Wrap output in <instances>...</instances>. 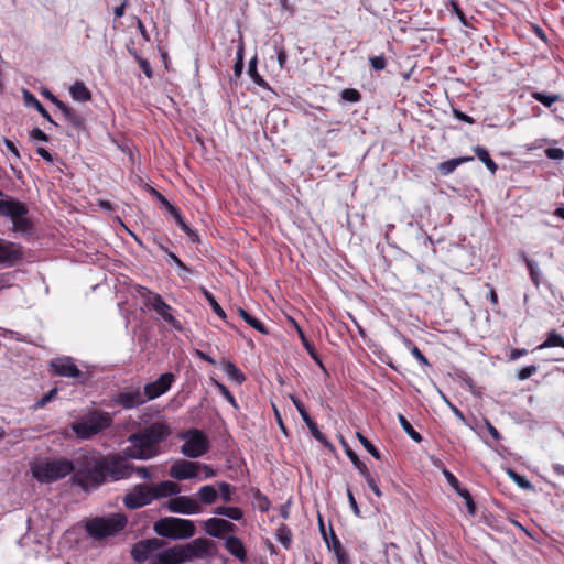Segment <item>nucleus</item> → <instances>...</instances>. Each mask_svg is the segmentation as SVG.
I'll return each instance as SVG.
<instances>
[{
  "instance_id": "nucleus-1",
  "label": "nucleus",
  "mask_w": 564,
  "mask_h": 564,
  "mask_svg": "<svg viewBox=\"0 0 564 564\" xmlns=\"http://www.w3.org/2000/svg\"><path fill=\"white\" fill-rule=\"evenodd\" d=\"M172 431L164 422H153L128 437L130 443L123 451L124 455L134 459H150L160 454V444L164 442Z\"/></svg>"
},
{
  "instance_id": "nucleus-2",
  "label": "nucleus",
  "mask_w": 564,
  "mask_h": 564,
  "mask_svg": "<svg viewBox=\"0 0 564 564\" xmlns=\"http://www.w3.org/2000/svg\"><path fill=\"white\" fill-rule=\"evenodd\" d=\"M181 487L171 480L152 484H138L122 498L124 507L137 510L150 505L152 501L178 495Z\"/></svg>"
},
{
  "instance_id": "nucleus-3",
  "label": "nucleus",
  "mask_w": 564,
  "mask_h": 564,
  "mask_svg": "<svg viewBox=\"0 0 564 564\" xmlns=\"http://www.w3.org/2000/svg\"><path fill=\"white\" fill-rule=\"evenodd\" d=\"M113 417L109 412L91 410L72 422L70 427L77 438L90 440L112 425Z\"/></svg>"
},
{
  "instance_id": "nucleus-4",
  "label": "nucleus",
  "mask_w": 564,
  "mask_h": 564,
  "mask_svg": "<svg viewBox=\"0 0 564 564\" xmlns=\"http://www.w3.org/2000/svg\"><path fill=\"white\" fill-rule=\"evenodd\" d=\"M74 464L64 457L56 459H41L31 466L33 477L43 484H51L73 473Z\"/></svg>"
},
{
  "instance_id": "nucleus-5",
  "label": "nucleus",
  "mask_w": 564,
  "mask_h": 564,
  "mask_svg": "<svg viewBox=\"0 0 564 564\" xmlns=\"http://www.w3.org/2000/svg\"><path fill=\"white\" fill-rule=\"evenodd\" d=\"M154 532L170 540H185L195 534V523L188 519L164 517L153 524Z\"/></svg>"
},
{
  "instance_id": "nucleus-6",
  "label": "nucleus",
  "mask_w": 564,
  "mask_h": 564,
  "mask_svg": "<svg viewBox=\"0 0 564 564\" xmlns=\"http://www.w3.org/2000/svg\"><path fill=\"white\" fill-rule=\"evenodd\" d=\"M84 469H78L74 478L84 489L95 488L104 484L108 477L101 459H95L88 456L80 457Z\"/></svg>"
},
{
  "instance_id": "nucleus-7",
  "label": "nucleus",
  "mask_w": 564,
  "mask_h": 564,
  "mask_svg": "<svg viewBox=\"0 0 564 564\" xmlns=\"http://www.w3.org/2000/svg\"><path fill=\"white\" fill-rule=\"evenodd\" d=\"M178 438L184 441L181 446V453L187 458L195 459L202 457L209 451V440L202 430H185L178 433Z\"/></svg>"
},
{
  "instance_id": "nucleus-8",
  "label": "nucleus",
  "mask_w": 564,
  "mask_h": 564,
  "mask_svg": "<svg viewBox=\"0 0 564 564\" xmlns=\"http://www.w3.org/2000/svg\"><path fill=\"white\" fill-rule=\"evenodd\" d=\"M127 524V518L117 513L108 518H95L86 524L87 533L96 540H102L115 535L123 530Z\"/></svg>"
},
{
  "instance_id": "nucleus-9",
  "label": "nucleus",
  "mask_w": 564,
  "mask_h": 564,
  "mask_svg": "<svg viewBox=\"0 0 564 564\" xmlns=\"http://www.w3.org/2000/svg\"><path fill=\"white\" fill-rule=\"evenodd\" d=\"M28 207L18 200H0V215L7 216L13 224V229L21 234H29L32 229V223L26 217Z\"/></svg>"
},
{
  "instance_id": "nucleus-10",
  "label": "nucleus",
  "mask_w": 564,
  "mask_h": 564,
  "mask_svg": "<svg viewBox=\"0 0 564 564\" xmlns=\"http://www.w3.org/2000/svg\"><path fill=\"white\" fill-rule=\"evenodd\" d=\"M147 295L141 293L144 297V304L154 310L156 314H159L165 322L171 324L175 329H181L180 322L171 314L172 307L164 302L163 297L158 293H152L145 288H143Z\"/></svg>"
},
{
  "instance_id": "nucleus-11",
  "label": "nucleus",
  "mask_w": 564,
  "mask_h": 564,
  "mask_svg": "<svg viewBox=\"0 0 564 564\" xmlns=\"http://www.w3.org/2000/svg\"><path fill=\"white\" fill-rule=\"evenodd\" d=\"M25 249L20 243L0 238V264L11 268L23 262Z\"/></svg>"
},
{
  "instance_id": "nucleus-12",
  "label": "nucleus",
  "mask_w": 564,
  "mask_h": 564,
  "mask_svg": "<svg viewBox=\"0 0 564 564\" xmlns=\"http://www.w3.org/2000/svg\"><path fill=\"white\" fill-rule=\"evenodd\" d=\"M102 463L108 479L119 480L129 478L132 475V465L123 457H104Z\"/></svg>"
},
{
  "instance_id": "nucleus-13",
  "label": "nucleus",
  "mask_w": 564,
  "mask_h": 564,
  "mask_svg": "<svg viewBox=\"0 0 564 564\" xmlns=\"http://www.w3.org/2000/svg\"><path fill=\"white\" fill-rule=\"evenodd\" d=\"M147 398L144 391H141L139 387H130L120 392H118L112 398V403L116 405H120L126 410H131L139 408L140 405L147 402Z\"/></svg>"
},
{
  "instance_id": "nucleus-14",
  "label": "nucleus",
  "mask_w": 564,
  "mask_h": 564,
  "mask_svg": "<svg viewBox=\"0 0 564 564\" xmlns=\"http://www.w3.org/2000/svg\"><path fill=\"white\" fill-rule=\"evenodd\" d=\"M200 463L186 459L176 460L170 468V476L176 480H186L198 477Z\"/></svg>"
},
{
  "instance_id": "nucleus-15",
  "label": "nucleus",
  "mask_w": 564,
  "mask_h": 564,
  "mask_svg": "<svg viewBox=\"0 0 564 564\" xmlns=\"http://www.w3.org/2000/svg\"><path fill=\"white\" fill-rule=\"evenodd\" d=\"M175 381L172 372L162 373L155 381L144 386V394L148 401L156 399L167 392Z\"/></svg>"
},
{
  "instance_id": "nucleus-16",
  "label": "nucleus",
  "mask_w": 564,
  "mask_h": 564,
  "mask_svg": "<svg viewBox=\"0 0 564 564\" xmlns=\"http://www.w3.org/2000/svg\"><path fill=\"white\" fill-rule=\"evenodd\" d=\"M164 507L171 512L181 514L189 516L200 512L199 503L188 496H176L171 498Z\"/></svg>"
},
{
  "instance_id": "nucleus-17",
  "label": "nucleus",
  "mask_w": 564,
  "mask_h": 564,
  "mask_svg": "<svg viewBox=\"0 0 564 564\" xmlns=\"http://www.w3.org/2000/svg\"><path fill=\"white\" fill-rule=\"evenodd\" d=\"M236 525L228 520L219 518H210L205 521V531L207 534L220 538L223 534L234 532Z\"/></svg>"
},
{
  "instance_id": "nucleus-18",
  "label": "nucleus",
  "mask_w": 564,
  "mask_h": 564,
  "mask_svg": "<svg viewBox=\"0 0 564 564\" xmlns=\"http://www.w3.org/2000/svg\"><path fill=\"white\" fill-rule=\"evenodd\" d=\"M51 366L55 373L63 377L78 378L82 375L80 370L69 357L57 358L51 362Z\"/></svg>"
},
{
  "instance_id": "nucleus-19",
  "label": "nucleus",
  "mask_w": 564,
  "mask_h": 564,
  "mask_svg": "<svg viewBox=\"0 0 564 564\" xmlns=\"http://www.w3.org/2000/svg\"><path fill=\"white\" fill-rule=\"evenodd\" d=\"M53 104L61 110L64 118L77 130L85 128L84 117L74 108L69 107L58 98H54Z\"/></svg>"
},
{
  "instance_id": "nucleus-20",
  "label": "nucleus",
  "mask_w": 564,
  "mask_h": 564,
  "mask_svg": "<svg viewBox=\"0 0 564 564\" xmlns=\"http://www.w3.org/2000/svg\"><path fill=\"white\" fill-rule=\"evenodd\" d=\"M185 546L192 561L194 558H202L209 554L210 549L214 546V542L212 540L200 538L193 540L185 544Z\"/></svg>"
},
{
  "instance_id": "nucleus-21",
  "label": "nucleus",
  "mask_w": 564,
  "mask_h": 564,
  "mask_svg": "<svg viewBox=\"0 0 564 564\" xmlns=\"http://www.w3.org/2000/svg\"><path fill=\"white\" fill-rule=\"evenodd\" d=\"M226 550L237 557L240 562L245 563L247 560V552L241 540L237 536H229L225 542Z\"/></svg>"
},
{
  "instance_id": "nucleus-22",
  "label": "nucleus",
  "mask_w": 564,
  "mask_h": 564,
  "mask_svg": "<svg viewBox=\"0 0 564 564\" xmlns=\"http://www.w3.org/2000/svg\"><path fill=\"white\" fill-rule=\"evenodd\" d=\"M220 366L223 371L227 375V377L236 382L237 384H241L246 381V376L242 371L230 360L223 358L220 361Z\"/></svg>"
},
{
  "instance_id": "nucleus-23",
  "label": "nucleus",
  "mask_w": 564,
  "mask_h": 564,
  "mask_svg": "<svg viewBox=\"0 0 564 564\" xmlns=\"http://www.w3.org/2000/svg\"><path fill=\"white\" fill-rule=\"evenodd\" d=\"M69 94L74 100L79 102L89 101L91 99V93L86 87V85L80 80L75 82L70 86Z\"/></svg>"
},
{
  "instance_id": "nucleus-24",
  "label": "nucleus",
  "mask_w": 564,
  "mask_h": 564,
  "mask_svg": "<svg viewBox=\"0 0 564 564\" xmlns=\"http://www.w3.org/2000/svg\"><path fill=\"white\" fill-rule=\"evenodd\" d=\"M473 160H474L473 156H460V158L451 159V160H447V161H444V162L440 163L438 171H440V173L442 175H449L460 164H463L465 162L473 161Z\"/></svg>"
},
{
  "instance_id": "nucleus-25",
  "label": "nucleus",
  "mask_w": 564,
  "mask_h": 564,
  "mask_svg": "<svg viewBox=\"0 0 564 564\" xmlns=\"http://www.w3.org/2000/svg\"><path fill=\"white\" fill-rule=\"evenodd\" d=\"M196 495L204 505H213L218 499V490L212 485L200 487Z\"/></svg>"
},
{
  "instance_id": "nucleus-26",
  "label": "nucleus",
  "mask_w": 564,
  "mask_h": 564,
  "mask_svg": "<svg viewBox=\"0 0 564 564\" xmlns=\"http://www.w3.org/2000/svg\"><path fill=\"white\" fill-rule=\"evenodd\" d=\"M24 100L26 106L34 107L47 121L56 126V122L52 119L47 110L43 107L40 100L31 94L29 90H24Z\"/></svg>"
},
{
  "instance_id": "nucleus-27",
  "label": "nucleus",
  "mask_w": 564,
  "mask_h": 564,
  "mask_svg": "<svg viewBox=\"0 0 564 564\" xmlns=\"http://www.w3.org/2000/svg\"><path fill=\"white\" fill-rule=\"evenodd\" d=\"M521 259L527 265V269L529 271V275H530L532 283L536 288H539V285L541 284V271L539 269L538 262L529 259L525 253L521 254Z\"/></svg>"
},
{
  "instance_id": "nucleus-28",
  "label": "nucleus",
  "mask_w": 564,
  "mask_h": 564,
  "mask_svg": "<svg viewBox=\"0 0 564 564\" xmlns=\"http://www.w3.org/2000/svg\"><path fill=\"white\" fill-rule=\"evenodd\" d=\"M474 152L476 156L486 165V167L495 174L498 170V165L496 162L490 158L489 152L486 148L477 145L474 148Z\"/></svg>"
},
{
  "instance_id": "nucleus-29",
  "label": "nucleus",
  "mask_w": 564,
  "mask_h": 564,
  "mask_svg": "<svg viewBox=\"0 0 564 564\" xmlns=\"http://www.w3.org/2000/svg\"><path fill=\"white\" fill-rule=\"evenodd\" d=\"M238 314L249 326H251L252 328H254L259 333H261V334H268L269 333V330L265 327V325L261 321H259L256 317L251 316L246 310L239 307L238 308Z\"/></svg>"
},
{
  "instance_id": "nucleus-30",
  "label": "nucleus",
  "mask_w": 564,
  "mask_h": 564,
  "mask_svg": "<svg viewBox=\"0 0 564 564\" xmlns=\"http://www.w3.org/2000/svg\"><path fill=\"white\" fill-rule=\"evenodd\" d=\"M161 202L166 206L167 210L174 217V219H175L176 224L180 226V228L185 234L191 231V227L185 223V220L183 219L180 210L175 206L170 204V202L165 197H163V196H161Z\"/></svg>"
},
{
  "instance_id": "nucleus-31",
  "label": "nucleus",
  "mask_w": 564,
  "mask_h": 564,
  "mask_svg": "<svg viewBox=\"0 0 564 564\" xmlns=\"http://www.w3.org/2000/svg\"><path fill=\"white\" fill-rule=\"evenodd\" d=\"M295 328H296V332L299 334V337L302 341V345L303 347L305 348V350L307 351V354L310 355V357L315 360L316 362H321V359H319V356L314 347L313 344L310 343V340L306 338L304 332L302 330V328L297 325V323L295 321H292Z\"/></svg>"
},
{
  "instance_id": "nucleus-32",
  "label": "nucleus",
  "mask_w": 564,
  "mask_h": 564,
  "mask_svg": "<svg viewBox=\"0 0 564 564\" xmlns=\"http://www.w3.org/2000/svg\"><path fill=\"white\" fill-rule=\"evenodd\" d=\"M214 512L218 516H224V517H227L231 520H240L242 517H243V512L240 508L238 507H226V506H220V507H217Z\"/></svg>"
},
{
  "instance_id": "nucleus-33",
  "label": "nucleus",
  "mask_w": 564,
  "mask_h": 564,
  "mask_svg": "<svg viewBox=\"0 0 564 564\" xmlns=\"http://www.w3.org/2000/svg\"><path fill=\"white\" fill-rule=\"evenodd\" d=\"M556 346L564 348V337L561 334L556 333L555 330H552L547 335V338L541 345L538 346V349H544Z\"/></svg>"
},
{
  "instance_id": "nucleus-34",
  "label": "nucleus",
  "mask_w": 564,
  "mask_h": 564,
  "mask_svg": "<svg viewBox=\"0 0 564 564\" xmlns=\"http://www.w3.org/2000/svg\"><path fill=\"white\" fill-rule=\"evenodd\" d=\"M398 421L402 426L403 431L409 435V437H411L416 443L422 442L423 438L421 434L413 429L411 423L406 420V417L403 414H398Z\"/></svg>"
},
{
  "instance_id": "nucleus-35",
  "label": "nucleus",
  "mask_w": 564,
  "mask_h": 564,
  "mask_svg": "<svg viewBox=\"0 0 564 564\" xmlns=\"http://www.w3.org/2000/svg\"><path fill=\"white\" fill-rule=\"evenodd\" d=\"M131 554H132L133 560L138 563L145 562L149 558V556L151 555L149 552V549H147L143 541L138 542L133 546Z\"/></svg>"
},
{
  "instance_id": "nucleus-36",
  "label": "nucleus",
  "mask_w": 564,
  "mask_h": 564,
  "mask_svg": "<svg viewBox=\"0 0 564 564\" xmlns=\"http://www.w3.org/2000/svg\"><path fill=\"white\" fill-rule=\"evenodd\" d=\"M276 540L285 547L289 549L292 543V533L291 530L285 525L281 524L276 529L275 533Z\"/></svg>"
},
{
  "instance_id": "nucleus-37",
  "label": "nucleus",
  "mask_w": 564,
  "mask_h": 564,
  "mask_svg": "<svg viewBox=\"0 0 564 564\" xmlns=\"http://www.w3.org/2000/svg\"><path fill=\"white\" fill-rule=\"evenodd\" d=\"M531 96L534 100L541 102L547 108L560 100V95L545 94L541 91H533Z\"/></svg>"
},
{
  "instance_id": "nucleus-38",
  "label": "nucleus",
  "mask_w": 564,
  "mask_h": 564,
  "mask_svg": "<svg viewBox=\"0 0 564 564\" xmlns=\"http://www.w3.org/2000/svg\"><path fill=\"white\" fill-rule=\"evenodd\" d=\"M248 74L259 86H267V82L261 77L257 69V56L252 57L248 65Z\"/></svg>"
},
{
  "instance_id": "nucleus-39",
  "label": "nucleus",
  "mask_w": 564,
  "mask_h": 564,
  "mask_svg": "<svg viewBox=\"0 0 564 564\" xmlns=\"http://www.w3.org/2000/svg\"><path fill=\"white\" fill-rule=\"evenodd\" d=\"M509 477L521 488L524 490H533V485L524 477L519 475L513 469H508Z\"/></svg>"
},
{
  "instance_id": "nucleus-40",
  "label": "nucleus",
  "mask_w": 564,
  "mask_h": 564,
  "mask_svg": "<svg viewBox=\"0 0 564 564\" xmlns=\"http://www.w3.org/2000/svg\"><path fill=\"white\" fill-rule=\"evenodd\" d=\"M204 295L206 297V300L208 301L213 312L219 316L221 319H225L226 318V313L225 311L221 308V306L218 304V302L216 301V299L214 297V295L208 292L207 290H204Z\"/></svg>"
},
{
  "instance_id": "nucleus-41",
  "label": "nucleus",
  "mask_w": 564,
  "mask_h": 564,
  "mask_svg": "<svg viewBox=\"0 0 564 564\" xmlns=\"http://www.w3.org/2000/svg\"><path fill=\"white\" fill-rule=\"evenodd\" d=\"M325 543H326L328 550L333 551L335 555L345 551L344 546L341 545V542L339 541V539L337 538V535L335 534V532L333 531L332 528H330V536L327 540V542H325Z\"/></svg>"
},
{
  "instance_id": "nucleus-42",
  "label": "nucleus",
  "mask_w": 564,
  "mask_h": 564,
  "mask_svg": "<svg viewBox=\"0 0 564 564\" xmlns=\"http://www.w3.org/2000/svg\"><path fill=\"white\" fill-rule=\"evenodd\" d=\"M346 454L348 456V458L351 460V463L354 464V466L359 470V473L361 475H366L367 471H369L368 467L366 466V464H364L358 455L350 448H346Z\"/></svg>"
},
{
  "instance_id": "nucleus-43",
  "label": "nucleus",
  "mask_w": 564,
  "mask_h": 564,
  "mask_svg": "<svg viewBox=\"0 0 564 564\" xmlns=\"http://www.w3.org/2000/svg\"><path fill=\"white\" fill-rule=\"evenodd\" d=\"M170 553H174L176 556L177 564L184 563V562H191L189 555L186 551L185 545H175L170 547Z\"/></svg>"
},
{
  "instance_id": "nucleus-44",
  "label": "nucleus",
  "mask_w": 564,
  "mask_h": 564,
  "mask_svg": "<svg viewBox=\"0 0 564 564\" xmlns=\"http://www.w3.org/2000/svg\"><path fill=\"white\" fill-rule=\"evenodd\" d=\"M215 387L218 389V391L220 392V394L235 408V409H238V404H237V401L235 399V397L231 394V392L228 390V388L223 384L221 382L217 381V380H213Z\"/></svg>"
},
{
  "instance_id": "nucleus-45",
  "label": "nucleus",
  "mask_w": 564,
  "mask_h": 564,
  "mask_svg": "<svg viewBox=\"0 0 564 564\" xmlns=\"http://www.w3.org/2000/svg\"><path fill=\"white\" fill-rule=\"evenodd\" d=\"M357 437L371 456H373L376 459L381 458L379 451L366 436H364L361 433H357Z\"/></svg>"
},
{
  "instance_id": "nucleus-46",
  "label": "nucleus",
  "mask_w": 564,
  "mask_h": 564,
  "mask_svg": "<svg viewBox=\"0 0 564 564\" xmlns=\"http://www.w3.org/2000/svg\"><path fill=\"white\" fill-rule=\"evenodd\" d=\"M306 426L308 427L312 436L318 441L319 443H323V444H328L325 435L319 431L318 429V425L315 421L313 420H310L307 423H305Z\"/></svg>"
},
{
  "instance_id": "nucleus-47",
  "label": "nucleus",
  "mask_w": 564,
  "mask_h": 564,
  "mask_svg": "<svg viewBox=\"0 0 564 564\" xmlns=\"http://www.w3.org/2000/svg\"><path fill=\"white\" fill-rule=\"evenodd\" d=\"M340 97L347 102H358L361 99V94L355 88H346L341 91Z\"/></svg>"
},
{
  "instance_id": "nucleus-48",
  "label": "nucleus",
  "mask_w": 564,
  "mask_h": 564,
  "mask_svg": "<svg viewBox=\"0 0 564 564\" xmlns=\"http://www.w3.org/2000/svg\"><path fill=\"white\" fill-rule=\"evenodd\" d=\"M218 488H219L218 496H220L225 502H230L232 499L231 498V495H232L231 485H229L228 482L221 481L218 484Z\"/></svg>"
},
{
  "instance_id": "nucleus-49",
  "label": "nucleus",
  "mask_w": 564,
  "mask_h": 564,
  "mask_svg": "<svg viewBox=\"0 0 564 564\" xmlns=\"http://www.w3.org/2000/svg\"><path fill=\"white\" fill-rule=\"evenodd\" d=\"M131 53L135 57L139 66L141 67L142 72L144 73V75L148 78H152L153 77V70H152L151 64L147 59H144L141 56H139L135 51L131 52Z\"/></svg>"
},
{
  "instance_id": "nucleus-50",
  "label": "nucleus",
  "mask_w": 564,
  "mask_h": 564,
  "mask_svg": "<svg viewBox=\"0 0 564 564\" xmlns=\"http://www.w3.org/2000/svg\"><path fill=\"white\" fill-rule=\"evenodd\" d=\"M159 248L161 250H163L164 252H166L167 257H169V261L173 262L174 264H176L180 269L184 270V271H189V269L184 264V262L173 252L169 251L167 248H165L163 245H159Z\"/></svg>"
},
{
  "instance_id": "nucleus-51",
  "label": "nucleus",
  "mask_w": 564,
  "mask_h": 564,
  "mask_svg": "<svg viewBox=\"0 0 564 564\" xmlns=\"http://www.w3.org/2000/svg\"><path fill=\"white\" fill-rule=\"evenodd\" d=\"M369 63L375 70H382L387 67V58L384 54L372 56L369 58Z\"/></svg>"
},
{
  "instance_id": "nucleus-52",
  "label": "nucleus",
  "mask_w": 564,
  "mask_h": 564,
  "mask_svg": "<svg viewBox=\"0 0 564 564\" xmlns=\"http://www.w3.org/2000/svg\"><path fill=\"white\" fill-rule=\"evenodd\" d=\"M158 561L160 564H177L174 553H170V547L158 554Z\"/></svg>"
},
{
  "instance_id": "nucleus-53",
  "label": "nucleus",
  "mask_w": 564,
  "mask_h": 564,
  "mask_svg": "<svg viewBox=\"0 0 564 564\" xmlns=\"http://www.w3.org/2000/svg\"><path fill=\"white\" fill-rule=\"evenodd\" d=\"M291 400L294 404V406L296 408V410L299 411L302 420L307 423L310 420H312V417L310 416V414L307 413L304 404L301 402V400H299L296 397H291Z\"/></svg>"
},
{
  "instance_id": "nucleus-54",
  "label": "nucleus",
  "mask_w": 564,
  "mask_h": 564,
  "mask_svg": "<svg viewBox=\"0 0 564 564\" xmlns=\"http://www.w3.org/2000/svg\"><path fill=\"white\" fill-rule=\"evenodd\" d=\"M545 155L550 160L562 161L564 160V150L561 148H547L544 151Z\"/></svg>"
},
{
  "instance_id": "nucleus-55",
  "label": "nucleus",
  "mask_w": 564,
  "mask_h": 564,
  "mask_svg": "<svg viewBox=\"0 0 564 564\" xmlns=\"http://www.w3.org/2000/svg\"><path fill=\"white\" fill-rule=\"evenodd\" d=\"M536 371H538V367L534 365H530V366H527V367L520 369L517 373V378L519 380H525V379L530 378L531 376H533L534 373H536Z\"/></svg>"
},
{
  "instance_id": "nucleus-56",
  "label": "nucleus",
  "mask_w": 564,
  "mask_h": 564,
  "mask_svg": "<svg viewBox=\"0 0 564 564\" xmlns=\"http://www.w3.org/2000/svg\"><path fill=\"white\" fill-rule=\"evenodd\" d=\"M57 395V389L54 388L52 390H50L45 395H43L36 403H35V408L39 409V408H43L45 406L48 402H51L55 397Z\"/></svg>"
},
{
  "instance_id": "nucleus-57",
  "label": "nucleus",
  "mask_w": 564,
  "mask_h": 564,
  "mask_svg": "<svg viewBox=\"0 0 564 564\" xmlns=\"http://www.w3.org/2000/svg\"><path fill=\"white\" fill-rule=\"evenodd\" d=\"M362 477L365 478L367 485L369 486V488L373 491V494L377 496V497H381L382 496V492L380 490V488L378 487L375 478L370 475L369 471H367L366 475H362Z\"/></svg>"
},
{
  "instance_id": "nucleus-58",
  "label": "nucleus",
  "mask_w": 564,
  "mask_h": 564,
  "mask_svg": "<svg viewBox=\"0 0 564 564\" xmlns=\"http://www.w3.org/2000/svg\"><path fill=\"white\" fill-rule=\"evenodd\" d=\"M256 499H257V502H258V507L261 511H268L269 508H270V501L269 499L267 498V496H264L263 494H261L259 490L257 491L256 494Z\"/></svg>"
},
{
  "instance_id": "nucleus-59",
  "label": "nucleus",
  "mask_w": 564,
  "mask_h": 564,
  "mask_svg": "<svg viewBox=\"0 0 564 564\" xmlns=\"http://www.w3.org/2000/svg\"><path fill=\"white\" fill-rule=\"evenodd\" d=\"M132 473H135L140 478L145 479V480L152 478V473L149 467H144V466L134 467L132 465Z\"/></svg>"
},
{
  "instance_id": "nucleus-60",
  "label": "nucleus",
  "mask_w": 564,
  "mask_h": 564,
  "mask_svg": "<svg viewBox=\"0 0 564 564\" xmlns=\"http://www.w3.org/2000/svg\"><path fill=\"white\" fill-rule=\"evenodd\" d=\"M142 541L144 542L147 549H149L150 554H152L154 551H156L163 546V541L155 539V538L142 540Z\"/></svg>"
},
{
  "instance_id": "nucleus-61",
  "label": "nucleus",
  "mask_w": 564,
  "mask_h": 564,
  "mask_svg": "<svg viewBox=\"0 0 564 564\" xmlns=\"http://www.w3.org/2000/svg\"><path fill=\"white\" fill-rule=\"evenodd\" d=\"M274 50H275V53L278 56V62H279L280 68H284V65L288 59L285 50L282 46H278V45H274Z\"/></svg>"
},
{
  "instance_id": "nucleus-62",
  "label": "nucleus",
  "mask_w": 564,
  "mask_h": 564,
  "mask_svg": "<svg viewBox=\"0 0 564 564\" xmlns=\"http://www.w3.org/2000/svg\"><path fill=\"white\" fill-rule=\"evenodd\" d=\"M443 474H444L447 482L449 484V486L454 490H458V488L460 487L458 479L447 469H444Z\"/></svg>"
},
{
  "instance_id": "nucleus-63",
  "label": "nucleus",
  "mask_w": 564,
  "mask_h": 564,
  "mask_svg": "<svg viewBox=\"0 0 564 564\" xmlns=\"http://www.w3.org/2000/svg\"><path fill=\"white\" fill-rule=\"evenodd\" d=\"M30 137L34 140H39L42 142L48 141V137L40 128L32 129L30 132Z\"/></svg>"
},
{
  "instance_id": "nucleus-64",
  "label": "nucleus",
  "mask_w": 564,
  "mask_h": 564,
  "mask_svg": "<svg viewBox=\"0 0 564 564\" xmlns=\"http://www.w3.org/2000/svg\"><path fill=\"white\" fill-rule=\"evenodd\" d=\"M411 352L420 364H422L424 366L429 365L426 357L422 354V351L416 346H413V348L411 349Z\"/></svg>"
}]
</instances>
